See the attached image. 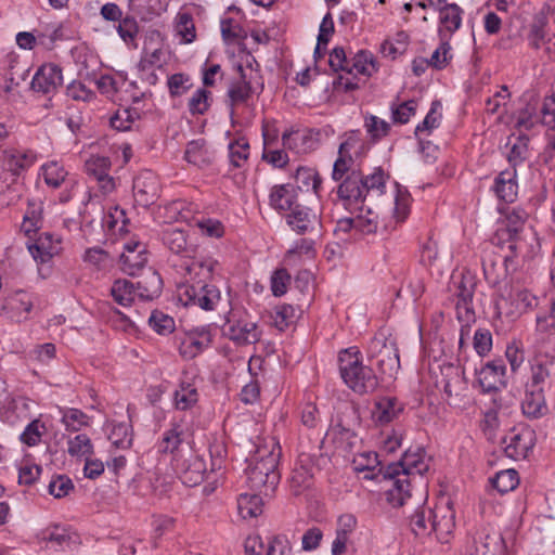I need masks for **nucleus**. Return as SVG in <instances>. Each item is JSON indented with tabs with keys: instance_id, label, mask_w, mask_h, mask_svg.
Wrapping results in <instances>:
<instances>
[{
	"instance_id": "obj_45",
	"label": "nucleus",
	"mask_w": 555,
	"mask_h": 555,
	"mask_svg": "<svg viewBox=\"0 0 555 555\" xmlns=\"http://www.w3.org/2000/svg\"><path fill=\"white\" fill-rule=\"evenodd\" d=\"M61 422L68 431H79L89 425V416L79 409H66L63 411Z\"/></svg>"
},
{
	"instance_id": "obj_51",
	"label": "nucleus",
	"mask_w": 555,
	"mask_h": 555,
	"mask_svg": "<svg viewBox=\"0 0 555 555\" xmlns=\"http://www.w3.org/2000/svg\"><path fill=\"white\" fill-rule=\"evenodd\" d=\"M149 324L159 335H167L175 331V320L158 310L151 313Z\"/></svg>"
},
{
	"instance_id": "obj_2",
	"label": "nucleus",
	"mask_w": 555,
	"mask_h": 555,
	"mask_svg": "<svg viewBox=\"0 0 555 555\" xmlns=\"http://www.w3.org/2000/svg\"><path fill=\"white\" fill-rule=\"evenodd\" d=\"M385 183L382 168H375L374 172L367 176H363L360 170H352L337 186L336 196L345 209L362 211L366 196L372 192L383 194Z\"/></svg>"
},
{
	"instance_id": "obj_21",
	"label": "nucleus",
	"mask_w": 555,
	"mask_h": 555,
	"mask_svg": "<svg viewBox=\"0 0 555 555\" xmlns=\"http://www.w3.org/2000/svg\"><path fill=\"white\" fill-rule=\"evenodd\" d=\"M109 168L111 160L104 156L91 157L85 164L87 175L95 178L106 192L112 191L115 186L113 178L108 175Z\"/></svg>"
},
{
	"instance_id": "obj_39",
	"label": "nucleus",
	"mask_w": 555,
	"mask_h": 555,
	"mask_svg": "<svg viewBox=\"0 0 555 555\" xmlns=\"http://www.w3.org/2000/svg\"><path fill=\"white\" fill-rule=\"evenodd\" d=\"M176 30L184 43H191L196 39V29L191 13L180 11L176 17Z\"/></svg>"
},
{
	"instance_id": "obj_36",
	"label": "nucleus",
	"mask_w": 555,
	"mask_h": 555,
	"mask_svg": "<svg viewBox=\"0 0 555 555\" xmlns=\"http://www.w3.org/2000/svg\"><path fill=\"white\" fill-rule=\"evenodd\" d=\"M262 494L242 493L237 498V511L242 518L257 517L262 513Z\"/></svg>"
},
{
	"instance_id": "obj_7",
	"label": "nucleus",
	"mask_w": 555,
	"mask_h": 555,
	"mask_svg": "<svg viewBox=\"0 0 555 555\" xmlns=\"http://www.w3.org/2000/svg\"><path fill=\"white\" fill-rule=\"evenodd\" d=\"M456 296V318L460 323L468 326L475 322L473 299L477 287V279L470 272H463L459 281H454Z\"/></svg>"
},
{
	"instance_id": "obj_61",
	"label": "nucleus",
	"mask_w": 555,
	"mask_h": 555,
	"mask_svg": "<svg viewBox=\"0 0 555 555\" xmlns=\"http://www.w3.org/2000/svg\"><path fill=\"white\" fill-rule=\"evenodd\" d=\"M328 64L334 72L343 70L348 74H352V68H350V60L347 59L346 52L341 47H336L333 49L330 54Z\"/></svg>"
},
{
	"instance_id": "obj_50",
	"label": "nucleus",
	"mask_w": 555,
	"mask_h": 555,
	"mask_svg": "<svg viewBox=\"0 0 555 555\" xmlns=\"http://www.w3.org/2000/svg\"><path fill=\"white\" fill-rule=\"evenodd\" d=\"M529 137L525 133L518 135L513 143L511 151L507 155L508 163L516 168L527 158Z\"/></svg>"
},
{
	"instance_id": "obj_38",
	"label": "nucleus",
	"mask_w": 555,
	"mask_h": 555,
	"mask_svg": "<svg viewBox=\"0 0 555 555\" xmlns=\"http://www.w3.org/2000/svg\"><path fill=\"white\" fill-rule=\"evenodd\" d=\"M350 68L352 73L356 70L357 74L370 77L377 70L376 60L371 52L360 50L350 61Z\"/></svg>"
},
{
	"instance_id": "obj_44",
	"label": "nucleus",
	"mask_w": 555,
	"mask_h": 555,
	"mask_svg": "<svg viewBox=\"0 0 555 555\" xmlns=\"http://www.w3.org/2000/svg\"><path fill=\"white\" fill-rule=\"evenodd\" d=\"M108 438L116 448H130L132 444L131 425L128 423L114 424Z\"/></svg>"
},
{
	"instance_id": "obj_35",
	"label": "nucleus",
	"mask_w": 555,
	"mask_h": 555,
	"mask_svg": "<svg viewBox=\"0 0 555 555\" xmlns=\"http://www.w3.org/2000/svg\"><path fill=\"white\" fill-rule=\"evenodd\" d=\"M111 295L118 305L128 307L133 302L138 292L137 287L131 281L119 279L113 283Z\"/></svg>"
},
{
	"instance_id": "obj_3",
	"label": "nucleus",
	"mask_w": 555,
	"mask_h": 555,
	"mask_svg": "<svg viewBox=\"0 0 555 555\" xmlns=\"http://www.w3.org/2000/svg\"><path fill=\"white\" fill-rule=\"evenodd\" d=\"M338 364L343 380L354 392L363 395L377 388L376 374L370 366L363 365L361 352L356 347L340 351Z\"/></svg>"
},
{
	"instance_id": "obj_16",
	"label": "nucleus",
	"mask_w": 555,
	"mask_h": 555,
	"mask_svg": "<svg viewBox=\"0 0 555 555\" xmlns=\"http://www.w3.org/2000/svg\"><path fill=\"white\" fill-rule=\"evenodd\" d=\"M212 341L210 327L199 326L190 330L181 344V352L190 359L207 349Z\"/></svg>"
},
{
	"instance_id": "obj_46",
	"label": "nucleus",
	"mask_w": 555,
	"mask_h": 555,
	"mask_svg": "<svg viewBox=\"0 0 555 555\" xmlns=\"http://www.w3.org/2000/svg\"><path fill=\"white\" fill-rule=\"evenodd\" d=\"M211 92L201 88L190 98L188 107L191 115H204L210 107Z\"/></svg>"
},
{
	"instance_id": "obj_5",
	"label": "nucleus",
	"mask_w": 555,
	"mask_h": 555,
	"mask_svg": "<svg viewBox=\"0 0 555 555\" xmlns=\"http://www.w3.org/2000/svg\"><path fill=\"white\" fill-rule=\"evenodd\" d=\"M367 359L382 375L393 378L400 369L399 350L395 340L374 337L367 346Z\"/></svg>"
},
{
	"instance_id": "obj_41",
	"label": "nucleus",
	"mask_w": 555,
	"mask_h": 555,
	"mask_svg": "<svg viewBox=\"0 0 555 555\" xmlns=\"http://www.w3.org/2000/svg\"><path fill=\"white\" fill-rule=\"evenodd\" d=\"M249 156V143L245 138H240L229 143L230 163L235 168H241Z\"/></svg>"
},
{
	"instance_id": "obj_49",
	"label": "nucleus",
	"mask_w": 555,
	"mask_h": 555,
	"mask_svg": "<svg viewBox=\"0 0 555 555\" xmlns=\"http://www.w3.org/2000/svg\"><path fill=\"white\" fill-rule=\"evenodd\" d=\"M183 441V430L179 425H173L172 428L164 433L163 439L159 443V451L163 453H173L178 450Z\"/></svg>"
},
{
	"instance_id": "obj_13",
	"label": "nucleus",
	"mask_w": 555,
	"mask_h": 555,
	"mask_svg": "<svg viewBox=\"0 0 555 555\" xmlns=\"http://www.w3.org/2000/svg\"><path fill=\"white\" fill-rule=\"evenodd\" d=\"M147 263L146 246L140 241H130L124 245L120 255L121 270L128 275H135Z\"/></svg>"
},
{
	"instance_id": "obj_25",
	"label": "nucleus",
	"mask_w": 555,
	"mask_h": 555,
	"mask_svg": "<svg viewBox=\"0 0 555 555\" xmlns=\"http://www.w3.org/2000/svg\"><path fill=\"white\" fill-rule=\"evenodd\" d=\"M184 158L188 163L202 168L212 163L215 152L207 146L205 140H193L186 145Z\"/></svg>"
},
{
	"instance_id": "obj_27",
	"label": "nucleus",
	"mask_w": 555,
	"mask_h": 555,
	"mask_svg": "<svg viewBox=\"0 0 555 555\" xmlns=\"http://www.w3.org/2000/svg\"><path fill=\"white\" fill-rule=\"evenodd\" d=\"M3 309L10 313L12 319L16 321L26 320L28 313L33 309V300L30 295L24 291L15 292L11 297H9L3 305Z\"/></svg>"
},
{
	"instance_id": "obj_60",
	"label": "nucleus",
	"mask_w": 555,
	"mask_h": 555,
	"mask_svg": "<svg viewBox=\"0 0 555 555\" xmlns=\"http://www.w3.org/2000/svg\"><path fill=\"white\" fill-rule=\"evenodd\" d=\"M415 112L416 102L414 100L405 101L396 107L391 106L392 120L398 124H406Z\"/></svg>"
},
{
	"instance_id": "obj_53",
	"label": "nucleus",
	"mask_w": 555,
	"mask_h": 555,
	"mask_svg": "<svg viewBox=\"0 0 555 555\" xmlns=\"http://www.w3.org/2000/svg\"><path fill=\"white\" fill-rule=\"evenodd\" d=\"M67 451L72 456H85L93 453V447L90 438L80 434L68 440Z\"/></svg>"
},
{
	"instance_id": "obj_62",
	"label": "nucleus",
	"mask_w": 555,
	"mask_h": 555,
	"mask_svg": "<svg viewBox=\"0 0 555 555\" xmlns=\"http://www.w3.org/2000/svg\"><path fill=\"white\" fill-rule=\"evenodd\" d=\"M117 31L120 38L126 42H132L139 31L138 23L133 17L126 16L119 21Z\"/></svg>"
},
{
	"instance_id": "obj_48",
	"label": "nucleus",
	"mask_w": 555,
	"mask_h": 555,
	"mask_svg": "<svg viewBox=\"0 0 555 555\" xmlns=\"http://www.w3.org/2000/svg\"><path fill=\"white\" fill-rule=\"evenodd\" d=\"M42 170L46 183L54 189L59 188L68 175L65 168L57 162L44 164Z\"/></svg>"
},
{
	"instance_id": "obj_33",
	"label": "nucleus",
	"mask_w": 555,
	"mask_h": 555,
	"mask_svg": "<svg viewBox=\"0 0 555 555\" xmlns=\"http://www.w3.org/2000/svg\"><path fill=\"white\" fill-rule=\"evenodd\" d=\"M173 401L176 409L190 410L198 402L197 388L193 384L182 380L173 393Z\"/></svg>"
},
{
	"instance_id": "obj_26",
	"label": "nucleus",
	"mask_w": 555,
	"mask_h": 555,
	"mask_svg": "<svg viewBox=\"0 0 555 555\" xmlns=\"http://www.w3.org/2000/svg\"><path fill=\"white\" fill-rule=\"evenodd\" d=\"M296 192L292 184L274 185L270 193V205L278 211H288L296 205Z\"/></svg>"
},
{
	"instance_id": "obj_52",
	"label": "nucleus",
	"mask_w": 555,
	"mask_h": 555,
	"mask_svg": "<svg viewBox=\"0 0 555 555\" xmlns=\"http://www.w3.org/2000/svg\"><path fill=\"white\" fill-rule=\"evenodd\" d=\"M46 430L44 424L39 420L30 422L21 434L20 439L28 447H34L41 441V437Z\"/></svg>"
},
{
	"instance_id": "obj_59",
	"label": "nucleus",
	"mask_w": 555,
	"mask_h": 555,
	"mask_svg": "<svg viewBox=\"0 0 555 555\" xmlns=\"http://www.w3.org/2000/svg\"><path fill=\"white\" fill-rule=\"evenodd\" d=\"M450 50L451 47L449 42H441L440 46L431 54V57L427 60L429 66L439 70L443 69L448 65L449 60L451 59Z\"/></svg>"
},
{
	"instance_id": "obj_14",
	"label": "nucleus",
	"mask_w": 555,
	"mask_h": 555,
	"mask_svg": "<svg viewBox=\"0 0 555 555\" xmlns=\"http://www.w3.org/2000/svg\"><path fill=\"white\" fill-rule=\"evenodd\" d=\"M133 196L138 205L149 207L158 197V183L151 171L140 173L133 180Z\"/></svg>"
},
{
	"instance_id": "obj_11",
	"label": "nucleus",
	"mask_w": 555,
	"mask_h": 555,
	"mask_svg": "<svg viewBox=\"0 0 555 555\" xmlns=\"http://www.w3.org/2000/svg\"><path fill=\"white\" fill-rule=\"evenodd\" d=\"M314 456L300 453L289 478V487L295 495L301 494L313 482Z\"/></svg>"
},
{
	"instance_id": "obj_43",
	"label": "nucleus",
	"mask_w": 555,
	"mask_h": 555,
	"mask_svg": "<svg viewBox=\"0 0 555 555\" xmlns=\"http://www.w3.org/2000/svg\"><path fill=\"white\" fill-rule=\"evenodd\" d=\"M491 482L493 488H495L500 493H507L518 486V473L515 469L501 470L491 479Z\"/></svg>"
},
{
	"instance_id": "obj_64",
	"label": "nucleus",
	"mask_w": 555,
	"mask_h": 555,
	"mask_svg": "<svg viewBox=\"0 0 555 555\" xmlns=\"http://www.w3.org/2000/svg\"><path fill=\"white\" fill-rule=\"evenodd\" d=\"M66 93L75 101L90 102L95 98V93L80 81H72L66 88Z\"/></svg>"
},
{
	"instance_id": "obj_9",
	"label": "nucleus",
	"mask_w": 555,
	"mask_h": 555,
	"mask_svg": "<svg viewBox=\"0 0 555 555\" xmlns=\"http://www.w3.org/2000/svg\"><path fill=\"white\" fill-rule=\"evenodd\" d=\"M555 376V358L546 353H537L530 360V376L527 386L543 390L552 388Z\"/></svg>"
},
{
	"instance_id": "obj_22",
	"label": "nucleus",
	"mask_w": 555,
	"mask_h": 555,
	"mask_svg": "<svg viewBox=\"0 0 555 555\" xmlns=\"http://www.w3.org/2000/svg\"><path fill=\"white\" fill-rule=\"evenodd\" d=\"M227 335L237 345L255 344L260 339L257 323L243 320L230 324Z\"/></svg>"
},
{
	"instance_id": "obj_34",
	"label": "nucleus",
	"mask_w": 555,
	"mask_h": 555,
	"mask_svg": "<svg viewBox=\"0 0 555 555\" xmlns=\"http://www.w3.org/2000/svg\"><path fill=\"white\" fill-rule=\"evenodd\" d=\"M433 520L434 509L421 506L411 515L410 526L415 535H429Z\"/></svg>"
},
{
	"instance_id": "obj_8",
	"label": "nucleus",
	"mask_w": 555,
	"mask_h": 555,
	"mask_svg": "<svg viewBox=\"0 0 555 555\" xmlns=\"http://www.w3.org/2000/svg\"><path fill=\"white\" fill-rule=\"evenodd\" d=\"M179 300L185 307H199L204 310H214L220 300V292L215 285H183L179 288Z\"/></svg>"
},
{
	"instance_id": "obj_23",
	"label": "nucleus",
	"mask_w": 555,
	"mask_h": 555,
	"mask_svg": "<svg viewBox=\"0 0 555 555\" xmlns=\"http://www.w3.org/2000/svg\"><path fill=\"white\" fill-rule=\"evenodd\" d=\"M188 237V231L176 225L167 227L162 232L163 244L177 255H188L190 253Z\"/></svg>"
},
{
	"instance_id": "obj_37",
	"label": "nucleus",
	"mask_w": 555,
	"mask_h": 555,
	"mask_svg": "<svg viewBox=\"0 0 555 555\" xmlns=\"http://www.w3.org/2000/svg\"><path fill=\"white\" fill-rule=\"evenodd\" d=\"M475 551L477 555H496L505 552L504 539L500 535L486 534L475 540Z\"/></svg>"
},
{
	"instance_id": "obj_20",
	"label": "nucleus",
	"mask_w": 555,
	"mask_h": 555,
	"mask_svg": "<svg viewBox=\"0 0 555 555\" xmlns=\"http://www.w3.org/2000/svg\"><path fill=\"white\" fill-rule=\"evenodd\" d=\"M286 220L287 224L291 225L298 234H305L312 231L315 225L319 224L317 214L310 208L301 205H296L287 215Z\"/></svg>"
},
{
	"instance_id": "obj_15",
	"label": "nucleus",
	"mask_w": 555,
	"mask_h": 555,
	"mask_svg": "<svg viewBox=\"0 0 555 555\" xmlns=\"http://www.w3.org/2000/svg\"><path fill=\"white\" fill-rule=\"evenodd\" d=\"M502 444H504V452L508 457L513 460L526 459L533 446L532 434L528 429L519 431L513 429L502 439Z\"/></svg>"
},
{
	"instance_id": "obj_58",
	"label": "nucleus",
	"mask_w": 555,
	"mask_h": 555,
	"mask_svg": "<svg viewBox=\"0 0 555 555\" xmlns=\"http://www.w3.org/2000/svg\"><path fill=\"white\" fill-rule=\"evenodd\" d=\"M48 489L50 494L61 499L66 496L69 491L74 489V483L67 476L59 475L50 481Z\"/></svg>"
},
{
	"instance_id": "obj_32",
	"label": "nucleus",
	"mask_w": 555,
	"mask_h": 555,
	"mask_svg": "<svg viewBox=\"0 0 555 555\" xmlns=\"http://www.w3.org/2000/svg\"><path fill=\"white\" fill-rule=\"evenodd\" d=\"M550 10L548 5H545L539 13H537L533 17V21L530 25L528 39L530 44L534 49H539L541 43L544 42L546 37V26L548 24L547 12Z\"/></svg>"
},
{
	"instance_id": "obj_12",
	"label": "nucleus",
	"mask_w": 555,
	"mask_h": 555,
	"mask_svg": "<svg viewBox=\"0 0 555 555\" xmlns=\"http://www.w3.org/2000/svg\"><path fill=\"white\" fill-rule=\"evenodd\" d=\"M506 366L502 359L487 362L478 372L477 380L483 392H494L505 386Z\"/></svg>"
},
{
	"instance_id": "obj_18",
	"label": "nucleus",
	"mask_w": 555,
	"mask_h": 555,
	"mask_svg": "<svg viewBox=\"0 0 555 555\" xmlns=\"http://www.w3.org/2000/svg\"><path fill=\"white\" fill-rule=\"evenodd\" d=\"M454 527L455 512L452 508L451 502H448L446 505L436 506L434 508V520L430 526L431 533L434 532L439 541L446 542Z\"/></svg>"
},
{
	"instance_id": "obj_4",
	"label": "nucleus",
	"mask_w": 555,
	"mask_h": 555,
	"mask_svg": "<svg viewBox=\"0 0 555 555\" xmlns=\"http://www.w3.org/2000/svg\"><path fill=\"white\" fill-rule=\"evenodd\" d=\"M425 450L422 447L408 449L400 462L402 464V477L398 479L395 488H389L386 491V500L393 507L402 506L406 498H410V482L411 477L418 475L422 477L428 469L429 465L425 461Z\"/></svg>"
},
{
	"instance_id": "obj_29",
	"label": "nucleus",
	"mask_w": 555,
	"mask_h": 555,
	"mask_svg": "<svg viewBox=\"0 0 555 555\" xmlns=\"http://www.w3.org/2000/svg\"><path fill=\"white\" fill-rule=\"evenodd\" d=\"M403 410L402 404L395 397H383L375 402L373 417L379 424H388Z\"/></svg>"
},
{
	"instance_id": "obj_47",
	"label": "nucleus",
	"mask_w": 555,
	"mask_h": 555,
	"mask_svg": "<svg viewBox=\"0 0 555 555\" xmlns=\"http://www.w3.org/2000/svg\"><path fill=\"white\" fill-rule=\"evenodd\" d=\"M295 180L298 184V189L309 190L312 189L314 192L321 185V178L317 170L308 167H299L295 173Z\"/></svg>"
},
{
	"instance_id": "obj_17",
	"label": "nucleus",
	"mask_w": 555,
	"mask_h": 555,
	"mask_svg": "<svg viewBox=\"0 0 555 555\" xmlns=\"http://www.w3.org/2000/svg\"><path fill=\"white\" fill-rule=\"evenodd\" d=\"M545 392L546 390L525 385L521 411L526 417L537 420L548 413Z\"/></svg>"
},
{
	"instance_id": "obj_1",
	"label": "nucleus",
	"mask_w": 555,
	"mask_h": 555,
	"mask_svg": "<svg viewBox=\"0 0 555 555\" xmlns=\"http://www.w3.org/2000/svg\"><path fill=\"white\" fill-rule=\"evenodd\" d=\"M280 457L281 448L273 439L258 446L246 468V481L251 490L272 496L281 479L278 469Z\"/></svg>"
},
{
	"instance_id": "obj_40",
	"label": "nucleus",
	"mask_w": 555,
	"mask_h": 555,
	"mask_svg": "<svg viewBox=\"0 0 555 555\" xmlns=\"http://www.w3.org/2000/svg\"><path fill=\"white\" fill-rule=\"evenodd\" d=\"M35 156L20 151H14L5 156V168L14 176L20 175L34 164Z\"/></svg>"
},
{
	"instance_id": "obj_6",
	"label": "nucleus",
	"mask_w": 555,
	"mask_h": 555,
	"mask_svg": "<svg viewBox=\"0 0 555 555\" xmlns=\"http://www.w3.org/2000/svg\"><path fill=\"white\" fill-rule=\"evenodd\" d=\"M525 224V211L521 209H513L506 216V225L496 231L495 238L498 244L502 243V248L509 251L503 256L505 266L507 267L520 248V232Z\"/></svg>"
},
{
	"instance_id": "obj_10",
	"label": "nucleus",
	"mask_w": 555,
	"mask_h": 555,
	"mask_svg": "<svg viewBox=\"0 0 555 555\" xmlns=\"http://www.w3.org/2000/svg\"><path fill=\"white\" fill-rule=\"evenodd\" d=\"M63 83L62 68L55 64L41 65L35 73L30 88L43 95H53Z\"/></svg>"
},
{
	"instance_id": "obj_31",
	"label": "nucleus",
	"mask_w": 555,
	"mask_h": 555,
	"mask_svg": "<svg viewBox=\"0 0 555 555\" xmlns=\"http://www.w3.org/2000/svg\"><path fill=\"white\" fill-rule=\"evenodd\" d=\"M353 469L359 473H366L365 479H378V467L380 461L375 452H363L354 456L352 461Z\"/></svg>"
},
{
	"instance_id": "obj_56",
	"label": "nucleus",
	"mask_w": 555,
	"mask_h": 555,
	"mask_svg": "<svg viewBox=\"0 0 555 555\" xmlns=\"http://www.w3.org/2000/svg\"><path fill=\"white\" fill-rule=\"evenodd\" d=\"M353 165V158L351 155L338 154L336 158L332 178L335 181H340V183L345 180V178L353 170L351 166Z\"/></svg>"
},
{
	"instance_id": "obj_28",
	"label": "nucleus",
	"mask_w": 555,
	"mask_h": 555,
	"mask_svg": "<svg viewBox=\"0 0 555 555\" xmlns=\"http://www.w3.org/2000/svg\"><path fill=\"white\" fill-rule=\"evenodd\" d=\"M61 241L56 240L53 242V235L51 233H42L37 242L28 246L29 253L35 260L41 262L49 261L54 255L59 254Z\"/></svg>"
},
{
	"instance_id": "obj_57",
	"label": "nucleus",
	"mask_w": 555,
	"mask_h": 555,
	"mask_svg": "<svg viewBox=\"0 0 555 555\" xmlns=\"http://www.w3.org/2000/svg\"><path fill=\"white\" fill-rule=\"evenodd\" d=\"M291 283V274L285 268L276 269L271 276V291L275 297L284 295Z\"/></svg>"
},
{
	"instance_id": "obj_30",
	"label": "nucleus",
	"mask_w": 555,
	"mask_h": 555,
	"mask_svg": "<svg viewBox=\"0 0 555 555\" xmlns=\"http://www.w3.org/2000/svg\"><path fill=\"white\" fill-rule=\"evenodd\" d=\"M138 296L143 300H153L162 294L163 280L153 270H149L137 283Z\"/></svg>"
},
{
	"instance_id": "obj_19",
	"label": "nucleus",
	"mask_w": 555,
	"mask_h": 555,
	"mask_svg": "<svg viewBox=\"0 0 555 555\" xmlns=\"http://www.w3.org/2000/svg\"><path fill=\"white\" fill-rule=\"evenodd\" d=\"M236 70L238 78L231 81L227 92L232 108L238 104L246 103L254 92L251 81L247 79L243 65L237 64Z\"/></svg>"
},
{
	"instance_id": "obj_54",
	"label": "nucleus",
	"mask_w": 555,
	"mask_h": 555,
	"mask_svg": "<svg viewBox=\"0 0 555 555\" xmlns=\"http://www.w3.org/2000/svg\"><path fill=\"white\" fill-rule=\"evenodd\" d=\"M296 310L291 305H282L276 307L275 314L273 317L274 326L279 331L286 330L292 323H294L296 318Z\"/></svg>"
},
{
	"instance_id": "obj_55",
	"label": "nucleus",
	"mask_w": 555,
	"mask_h": 555,
	"mask_svg": "<svg viewBox=\"0 0 555 555\" xmlns=\"http://www.w3.org/2000/svg\"><path fill=\"white\" fill-rule=\"evenodd\" d=\"M366 131L370 133L373 140L377 141L389 133L390 125L374 115L365 118Z\"/></svg>"
},
{
	"instance_id": "obj_24",
	"label": "nucleus",
	"mask_w": 555,
	"mask_h": 555,
	"mask_svg": "<svg viewBox=\"0 0 555 555\" xmlns=\"http://www.w3.org/2000/svg\"><path fill=\"white\" fill-rule=\"evenodd\" d=\"M493 190L501 201L513 203L518 191L516 169L501 171L495 178Z\"/></svg>"
},
{
	"instance_id": "obj_63",
	"label": "nucleus",
	"mask_w": 555,
	"mask_h": 555,
	"mask_svg": "<svg viewBox=\"0 0 555 555\" xmlns=\"http://www.w3.org/2000/svg\"><path fill=\"white\" fill-rule=\"evenodd\" d=\"M190 77L182 73H177L168 78V89L171 96H180L184 94L191 87L188 85Z\"/></svg>"
},
{
	"instance_id": "obj_42",
	"label": "nucleus",
	"mask_w": 555,
	"mask_h": 555,
	"mask_svg": "<svg viewBox=\"0 0 555 555\" xmlns=\"http://www.w3.org/2000/svg\"><path fill=\"white\" fill-rule=\"evenodd\" d=\"M463 10L456 3H447L440 9V21L450 33L457 30L462 23Z\"/></svg>"
}]
</instances>
